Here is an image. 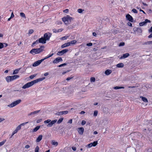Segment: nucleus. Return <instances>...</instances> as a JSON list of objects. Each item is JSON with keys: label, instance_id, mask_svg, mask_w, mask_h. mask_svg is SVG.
I'll list each match as a JSON object with an SVG mask.
<instances>
[{"label": "nucleus", "instance_id": "obj_1", "mask_svg": "<svg viewBox=\"0 0 152 152\" xmlns=\"http://www.w3.org/2000/svg\"><path fill=\"white\" fill-rule=\"evenodd\" d=\"M44 48L45 47L44 46H41L39 48L32 49L30 50L29 53L33 55H34L36 54H39L42 52L44 50Z\"/></svg>", "mask_w": 152, "mask_h": 152}, {"label": "nucleus", "instance_id": "obj_2", "mask_svg": "<svg viewBox=\"0 0 152 152\" xmlns=\"http://www.w3.org/2000/svg\"><path fill=\"white\" fill-rule=\"evenodd\" d=\"M62 19L65 24L67 25L71 23L72 22L74 18L70 17L69 15H67L62 18Z\"/></svg>", "mask_w": 152, "mask_h": 152}, {"label": "nucleus", "instance_id": "obj_3", "mask_svg": "<svg viewBox=\"0 0 152 152\" xmlns=\"http://www.w3.org/2000/svg\"><path fill=\"white\" fill-rule=\"evenodd\" d=\"M21 102V99H18L12 102L10 104L8 105V106L10 108L13 107L20 103Z\"/></svg>", "mask_w": 152, "mask_h": 152}, {"label": "nucleus", "instance_id": "obj_4", "mask_svg": "<svg viewBox=\"0 0 152 152\" xmlns=\"http://www.w3.org/2000/svg\"><path fill=\"white\" fill-rule=\"evenodd\" d=\"M34 84V83L33 81H32L25 84L22 87V88L23 89H26L31 86Z\"/></svg>", "mask_w": 152, "mask_h": 152}, {"label": "nucleus", "instance_id": "obj_5", "mask_svg": "<svg viewBox=\"0 0 152 152\" xmlns=\"http://www.w3.org/2000/svg\"><path fill=\"white\" fill-rule=\"evenodd\" d=\"M52 34L51 33L49 32L46 33L44 34L43 37L46 41H48L51 36Z\"/></svg>", "mask_w": 152, "mask_h": 152}, {"label": "nucleus", "instance_id": "obj_6", "mask_svg": "<svg viewBox=\"0 0 152 152\" xmlns=\"http://www.w3.org/2000/svg\"><path fill=\"white\" fill-rule=\"evenodd\" d=\"M133 30L135 32H137V34L139 35H141L142 32V30L140 28L134 27L133 29Z\"/></svg>", "mask_w": 152, "mask_h": 152}, {"label": "nucleus", "instance_id": "obj_7", "mask_svg": "<svg viewBox=\"0 0 152 152\" xmlns=\"http://www.w3.org/2000/svg\"><path fill=\"white\" fill-rule=\"evenodd\" d=\"M68 51L69 50L68 49H64L61 51H58L57 53V55L60 56H62Z\"/></svg>", "mask_w": 152, "mask_h": 152}, {"label": "nucleus", "instance_id": "obj_8", "mask_svg": "<svg viewBox=\"0 0 152 152\" xmlns=\"http://www.w3.org/2000/svg\"><path fill=\"white\" fill-rule=\"evenodd\" d=\"M126 19L131 22H134V20H133L132 17L129 14L126 15Z\"/></svg>", "mask_w": 152, "mask_h": 152}, {"label": "nucleus", "instance_id": "obj_9", "mask_svg": "<svg viewBox=\"0 0 152 152\" xmlns=\"http://www.w3.org/2000/svg\"><path fill=\"white\" fill-rule=\"evenodd\" d=\"M63 61V59L61 57H58L55 58L53 61V64H57L59 62Z\"/></svg>", "mask_w": 152, "mask_h": 152}, {"label": "nucleus", "instance_id": "obj_10", "mask_svg": "<svg viewBox=\"0 0 152 152\" xmlns=\"http://www.w3.org/2000/svg\"><path fill=\"white\" fill-rule=\"evenodd\" d=\"M98 144V141H95L93 142H91L87 145L88 148H90L92 146L95 147Z\"/></svg>", "mask_w": 152, "mask_h": 152}, {"label": "nucleus", "instance_id": "obj_11", "mask_svg": "<svg viewBox=\"0 0 152 152\" xmlns=\"http://www.w3.org/2000/svg\"><path fill=\"white\" fill-rule=\"evenodd\" d=\"M57 119L51 121L50 123L47 125V126L49 127H52L53 125L54 124L57 122Z\"/></svg>", "mask_w": 152, "mask_h": 152}, {"label": "nucleus", "instance_id": "obj_12", "mask_svg": "<svg viewBox=\"0 0 152 152\" xmlns=\"http://www.w3.org/2000/svg\"><path fill=\"white\" fill-rule=\"evenodd\" d=\"M42 60H39L36 62H35L34 63L32 64V66H33L35 67L38 66L39 65L42 61Z\"/></svg>", "mask_w": 152, "mask_h": 152}, {"label": "nucleus", "instance_id": "obj_13", "mask_svg": "<svg viewBox=\"0 0 152 152\" xmlns=\"http://www.w3.org/2000/svg\"><path fill=\"white\" fill-rule=\"evenodd\" d=\"M38 39V42L39 43H42V44H45L46 43V41L45 40L44 37H42L39 38Z\"/></svg>", "mask_w": 152, "mask_h": 152}, {"label": "nucleus", "instance_id": "obj_14", "mask_svg": "<svg viewBox=\"0 0 152 152\" xmlns=\"http://www.w3.org/2000/svg\"><path fill=\"white\" fill-rule=\"evenodd\" d=\"M45 79V77H43L37 79L36 80H33V81L34 83V84H35V83H36L42 81Z\"/></svg>", "mask_w": 152, "mask_h": 152}, {"label": "nucleus", "instance_id": "obj_15", "mask_svg": "<svg viewBox=\"0 0 152 152\" xmlns=\"http://www.w3.org/2000/svg\"><path fill=\"white\" fill-rule=\"evenodd\" d=\"M79 133L81 135H82L83 134L84 129L83 127H81L78 128L77 130Z\"/></svg>", "mask_w": 152, "mask_h": 152}, {"label": "nucleus", "instance_id": "obj_16", "mask_svg": "<svg viewBox=\"0 0 152 152\" xmlns=\"http://www.w3.org/2000/svg\"><path fill=\"white\" fill-rule=\"evenodd\" d=\"M40 111V110L35 111H34L31 113L29 114H28V116L32 115H33L32 117H34L35 116V115H34L36 114L37 113H39Z\"/></svg>", "mask_w": 152, "mask_h": 152}, {"label": "nucleus", "instance_id": "obj_17", "mask_svg": "<svg viewBox=\"0 0 152 152\" xmlns=\"http://www.w3.org/2000/svg\"><path fill=\"white\" fill-rule=\"evenodd\" d=\"M6 80L8 83H9L13 81L11 76H7L6 78Z\"/></svg>", "mask_w": 152, "mask_h": 152}, {"label": "nucleus", "instance_id": "obj_18", "mask_svg": "<svg viewBox=\"0 0 152 152\" xmlns=\"http://www.w3.org/2000/svg\"><path fill=\"white\" fill-rule=\"evenodd\" d=\"M129 55H130L129 53H126L125 54H124L122 56H121L120 57V59H122L126 58L128 57Z\"/></svg>", "mask_w": 152, "mask_h": 152}, {"label": "nucleus", "instance_id": "obj_19", "mask_svg": "<svg viewBox=\"0 0 152 152\" xmlns=\"http://www.w3.org/2000/svg\"><path fill=\"white\" fill-rule=\"evenodd\" d=\"M52 30L54 33H56L57 32H61L63 30V29L62 28H60L58 30H57L55 28H53V29Z\"/></svg>", "mask_w": 152, "mask_h": 152}, {"label": "nucleus", "instance_id": "obj_20", "mask_svg": "<svg viewBox=\"0 0 152 152\" xmlns=\"http://www.w3.org/2000/svg\"><path fill=\"white\" fill-rule=\"evenodd\" d=\"M70 45V43L69 42H67L66 43H65L64 44L62 45L61 46V48H64L67 47L68 46Z\"/></svg>", "mask_w": 152, "mask_h": 152}, {"label": "nucleus", "instance_id": "obj_21", "mask_svg": "<svg viewBox=\"0 0 152 152\" xmlns=\"http://www.w3.org/2000/svg\"><path fill=\"white\" fill-rule=\"evenodd\" d=\"M42 135H39L36 140V142H40L42 140Z\"/></svg>", "mask_w": 152, "mask_h": 152}, {"label": "nucleus", "instance_id": "obj_22", "mask_svg": "<svg viewBox=\"0 0 152 152\" xmlns=\"http://www.w3.org/2000/svg\"><path fill=\"white\" fill-rule=\"evenodd\" d=\"M112 70L109 69H107L105 71V74L106 75H108L112 73Z\"/></svg>", "mask_w": 152, "mask_h": 152}, {"label": "nucleus", "instance_id": "obj_23", "mask_svg": "<svg viewBox=\"0 0 152 152\" xmlns=\"http://www.w3.org/2000/svg\"><path fill=\"white\" fill-rule=\"evenodd\" d=\"M140 98H141L142 100L145 102H148V101L147 99L145 97H143L142 96H140Z\"/></svg>", "mask_w": 152, "mask_h": 152}, {"label": "nucleus", "instance_id": "obj_24", "mask_svg": "<svg viewBox=\"0 0 152 152\" xmlns=\"http://www.w3.org/2000/svg\"><path fill=\"white\" fill-rule=\"evenodd\" d=\"M116 66L118 68H122L124 66V64L123 63H119L116 65Z\"/></svg>", "mask_w": 152, "mask_h": 152}, {"label": "nucleus", "instance_id": "obj_25", "mask_svg": "<svg viewBox=\"0 0 152 152\" xmlns=\"http://www.w3.org/2000/svg\"><path fill=\"white\" fill-rule=\"evenodd\" d=\"M13 80H14L19 77V76L18 75H15L11 76Z\"/></svg>", "mask_w": 152, "mask_h": 152}, {"label": "nucleus", "instance_id": "obj_26", "mask_svg": "<svg viewBox=\"0 0 152 152\" xmlns=\"http://www.w3.org/2000/svg\"><path fill=\"white\" fill-rule=\"evenodd\" d=\"M40 126H36L33 130L32 132H36L40 128Z\"/></svg>", "mask_w": 152, "mask_h": 152}, {"label": "nucleus", "instance_id": "obj_27", "mask_svg": "<svg viewBox=\"0 0 152 152\" xmlns=\"http://www.w3.org/2000/svg\"><path fill=\"white\" fill-rule=\"evenodd\" d=\"M20 69V68H19L14 70L13 72V74L15 75L18 74V73Z\"/></svg>", "mask_w": 152, "mask_h": 152}, {"label": "nucleus", "instance_id": "obj_28", "mask_svg": "<svg viewBox=\"0 0 152 152\" xmlns=\"http://www.w3.org/2000/svg\"><path fill=\"white\" fill-rule=\"evenodd\" d=\"M38 41V39H37L32 44L31 46L34 47V46L35 45V44L39 43V42Z\"/></svg>", "mask_w": 152, "mask_h": 152}, {"label": "nucleus", "instance_id": "obj_29", "mask_svg": "<svg viewBox=\"0 0 152 152\" xmlns=\"http://www.w3.org/2000/svg\"><path fill=\"white\" fill-rule=\"evenodd\" d=\"M115 89H120L124 88V87H120V86H115L113 88Z\"/></svg>", "mask_w": 152, "mask_h": 152}, {"label": "nucleus", "instance_id": "obj_30", "mask_svg": "<svg viewBox=\"0 0 152 152\" xmlns=\"http://www.w3.org/2000/svg\"><path fill=\"white\" fill-rule=\"evenodd\" d=\"M68 37H69L68 36L66 35L61 37V39L63 40H65Z\"/></svg>", "mask_w": 152, "mask_h": 152}, {"label": "nucleus", "instance_id": "obj_31", "mask_svg": "<svg viewBox=\"0 0 152 152\" xmlns=\"http://www.w3.org/2000/svg\"><path fill=\"white\" fill-rule=\"evenodd\" d=\"M64 118H61L59 119L58 121L57 122V123L58 124H59L61 123L63 121Z\"/></svg>", "mask_w": 152, "mask_h": 152}, {"label": "nucleus", "instance_id": "obj_32", "mask_svg": "<svg viewBox=\"0 0 152 152\" xmlns=\"http://www.w3.org/2000/svg\"><path fill=\"white\" fill-rule=\"evenodd\" d=\"M146 24L145 23V21L139 23V25L140 26H145Z\"/></svg>", "mask_w": 152, "mask_h": 152}, {"label": "nucleus", "instance_id": "obj_33", "mask_svg": "<svg viewBox=\"0 0 152 152\" xmlns=\"http://www.w3.org/2000/svg\"><path fill=\"white\" fill-rule=\"evenodd\" d=\"M52 144L53 145L56 146L58 145V142H55L53 140L52 142Z\"/></svg>", "mask_w": 152, "mask_h": 152}, {"label": "nucleus", "instance_id": "obj_34", "mask_svg": "<svg viewBox=\"0 0 152 152\" xmlns=\"http://www.w3.org/2000/svg\"><path fill=\"white\" fill-rule=\"evenodd\" d=\"M20 16L21 17L24 18H26V17L25 14L23 12H21L20 13Z\"/></svg>", "mask_w": 152, "mask_h": 152}, {"label": "nucleus", "instance_id": "obj_35", "mask_svg": "<svg viewBox=\"0 0 152 152\" xmlns=\"http://www.w3.org/2000/svg\"><path fill=\"white\" fill-rule=\"evenodd\" d=\"M61 113H62V115L64 114L66 115L68 114L69 113V111L67 110L66 111H61Z\"/></svg>", "mask_w": 152, "mask_h": 152}, {"label": "nucleus", "instance_id": "obj_36", "mask_svg": "<svg viewBox=\"0 0 152 152\" xmlns=\"http://www.w3.org/2000/svg\"><path fill=\"white\" fill-rule=\"evenodd\" d=\"M51 121L50 119H48L47 120H45L44 121V123L45 124H48Z\"/></svg>", "mask_w": 152, "mask_h": 152}, {"label": "nucleus", "instance_id": "obj_37", "mask_svg": "<svg viewBox=\"0 0 152 152\" xmlns=\"http://www.w3.org/2000/svg\"><path fill=\"white\" fill-rule=\"evenodd\" d=\"M61 113V111L58 112V113H56L55 114V115L58 116H61V115H63Z\"/></svg>", "mask_w": 152, "mask_h": 152}, {"label": "nucleus", "instance_id": "obj_38", "mask_svg": "<svg viewBox=\"0 0 152 152\" xmlns=\"http://www.w3.org/2000/svg\"><path fill=\"white\" fill-rule=\"evenodd\" d=\"M6 141V140H5L2 142H0V146L3 145L4 144Z\"/></svg>", "mask_w": 152, "mask_h": 152}, {"label": "nucleus", "instance_id": "obj_39", "mask_svg": "<svg viewBox=\"0 0 152 152\" xmlns=\"http://www.w3.org/2000/svg\"><path fill=\"white\" fill-rule=\"evenodd\" d=\"M67 63H64L61 64H60L58 66V67H61L62 66H66L67 65Z\"/></svg>", "mask_w": 152, "mask_h": 152}, {"label": "nucleus", "instance_id": "obj_40", "mask_svg": "<svg viewBox=\"0 0 152 152\" xmlns=\"http://www.w3.org/2000/svg\"><path fill=\"white\" fill-rule=\"evenodd\" d=\"M90 81L91 82H94L95 81V78L94 77H91L90 78Z\"/></svg>", "mask_w": 152, "mask_h": 152}, {"label": "nucleus", "instance_id": "obj_41", "mask_svg": "<svg viewBox=\"0 0 152 152\" xmlns=\"http://www.w3.org/2000/svg\"><path fill=\"white\" fill-rule=\"evenodd\" d=\"M77 42V41H76L75 40H72V41L70 42H69V43H70V44H75V43H76Z\"/></svg>", "mask_w": 152, "mask_h": 152}, {"label": "nucleus", "instance_id": "obj_42", "mask_svg": "<svg viewBox=\"0 0 152 152\" xmlns=\"http://www.w3.org/2000/svg\"><path fill=\"white\" fill-rule=\"evenodd\" d=\"M77 12L80 13H83L85 12V10H77Z\"/></svg>", "mask_w": 152, "mask_h": 152}, {"label": "nucleus", "instance_id": "obj_43", "mask_svg": "<svg viewBox=\"0 0 152 152\" xmlns=\"http://www.w3.org/2000/svg\"><path fill=\"white\" fill-rule=\"evenodd\" d=\"M98 111L97 110H95L94 112V116H96L97 115Z\"/></svg>", "mask_w": 152, "mask_h": 152}, {"label": "nucleus", "instance_id": "obj_44", "mask_svg": "<svg viewBox=\"0 0 152 152\" xmlns=\"http://www.w3.org/2000/svg\"><path fill=\"white\" fill-rule=\"evenodd\" d=\"M147 12L149 15H152V10H148Z\"/></svg>", "mask_w": 152, "mask_h": 152}, {"label": "nucleus", "instance_id": "obj_45", "mask_svg": "<svg viewBox=\"0 0 152 152\" xmlns=\"http://www.w3.org/2000/svg\"><path fill=\"white\" fill-rule=\"evenodd\" d=\"M146 86L149 88H152V83L148 84Z\"/></svg>", "mask_w": 152, "mask_h": 152}, {"label": "nucleus", "instance_id": "obj_46", "mask_svg": "<svg viewBox=\"0 0 152 152\" xmlns=\"http://www.w3.org/2000/svg\"><path fill=\"white\" fill-rule=\"evenodd\" d=\"M39 147L38 146H37L35 150V152H39Z\"/></svg>", "mask_w": 152, "mask_h": 152}, {"label": "nucleus", "instance_id": "obj_47", "mask_svg": "<svg viewBox=\"0 0 152 152\" xmlns=\"http://www.w3.org/2000/svg\"><path fill=\"white\" fill-rule=\"evenodd\" d=\"M4 44L0 42V49H2L4 47Z\"/></svg>", "mask_w": 152, "mask_h": 152}, {"label": "nucleus", "instance_id": "obj_48", "mask_svg": "<svg viewBox=\"0 0 152 152\" xmlns=\"http://www.w3.org/2000/svg\"><path fill=\"white\" fill-rule=\"evenodd\" d=\"M125 45L124 42H120L119 45V46H124Z\"/></svg>", "mask_w": 152, "mask_h": 152}, {"label": "nucleus", "instance_id": "obj_49", "mask_svg": "<svg viewBox=\"0 0 152 152\" xmlns=\"http://www.w3.org/2000/svg\"><path fill=\"white\" fill-rule=\"evenodd\" d=\"M18 131L16 129L13 132L12 136H13L15 134L17 133Z\"/></svg>", "mask_w": 152, "mask_h": 152}, {"label": "nucleus", "instance_id": "obj_50", "mask_svg": "<svg viewBox=\"0 0 152 152\" xmlns=\"http://www.w3.org/2000/svg\"><path fill=\"white\" fill-rule=\"evenodd\" d=\"M33 32L34 31L33 29H30L28 31V34H32L33 33Z\"/></svg>", "mask_w": 152, "mask_h": 152}, {"label": "nucleus", "instance_id": "obj_51", "mask_svg": "<svg viewBox=\"0 0 152 152\" xmlns=\"http://www.w3.org/2000/svg\"><path fill=\"white\" fill-rule=\"evenodd\" d=\"M145 21L146 24L147 23H151V21L150 20H149L148 19H146L145 20Z\"/></svg>", "mask_w": 152, "mask_h": 152}, {"label": "nucleus", "instance_id": "obj_52", "mask_svg": "<svg viewBox=\"0 0 152 152\" xmlns=\"http://www.w3.org/2000/svg\"><path fill=\"white\" fill-rule=\"evenodd\" d=\"M86 122L84 120H83L81 122V125L83 126L86 124Z\"/></svg>", "mask_w": 152, "mask_h": 152}, {"label": "nucleus", "instance_id": "obj_53", "mask_svg": "<svg viewBox=\"0 0 152 152\" xmlns=\"http://www.w3.org/2000/svg\"><path fill=\"white\" fill-rule=\"evenodd\" d=\"M73 77V76H71L70 77H68L66 79V80L67 81H69Z\"/></svg>", "mask_w": 152, "mask_h": 152}, {"label": "nucleus", "instance_id": "obj_54", "mask_svg": "<svg viewBox=\"0 0 152 152\" xmlns=\"http://www.w3.org/2000/svg\"><path fill=\"white\" fill-rule=\"evenodd\" d=\"M21 126H20V125L17 127L16 129L18 131L21 129Z\"/></svg>", "mask_w": 152, "mask_h": 152}, {"label": "nucleus", "instance_id": "obj_55", "mask_svg": "<svg viewBox=\"0 0 152 152\" xmlns=\"http://www.w3.org/2000/svg\"><path fill=\"white\" fill-rule=\"evenodd\" d=\"M36 76L35 75H32L30 76L29 77L31 79H32Z\"/></svg>", "mask_w": 152, "mask_h": 152}, {"label": "nucleus", "instance_id": "obj_56", "mask_svg": "<svg viewBox=\"0 0 152 152\" xmlns=\"http://www.w3.org/2000/svg\"><path fill=\"white\" fill-rule=\"evenodd\" d=\"M86 45L88 46H91L92 45V43L90 42L89 43H87L86 44Z\"/></svg>", "mask_w": 152, "mask_h": 152}, {"label": "nucleus", "instance_id": "obj_57", "mask_svg": "<svg viewBox=\"0 0 152 152\" xmlns=\"http://www.w3.org/2000/svg\"><path fill=\"white\" fill-rule=\"evenodd\" d=\"M147 45H150L152 44V41H150L147 42Z\"/></svg>", "mask_w": 152, "mask_h": 152}, {"label": "nucleus", "instance_id": "obj_58", "mask_svg": "<svg viewBox=\"0 0 152 152\" xmlns=\"http://www.w3.org/2000/svg\"><path fill=\"white\" fill-rule=\"evenodd\" d=\"M127 25L129 26H131V27H132V23H130V22H128V23H127Z\"/></svg>", "mask_w": 152, "mask_h": 152}, {"label": "nucleus", "instance_id": "obj_59", "mask_svg": "<svg viewBox=\"0 0 152 152\" xmlns=\"http://www.w3.org/2000/svg\"><path fill=\"white\" fill-rule=\"evenodd\" d=\"M148 31L149 33L150 32L152 33V26L149 29Z\"/></svg>", "mask_w": 152, "mask_h": 152}, {"label": "nucleus", "instance_id": "obj_60", "mask_svg": "<svg viewBox=\"0 0 152 152\" xmlns=\"http://www.w3.org/2000/svg\"><path fill=\"white\" fill-rule=\"evenodd\" d=\"M49 58L48 57V56H47L45 57V58H44L41 59V60H42V61H43L45 60L47 58Z\"/></svg>", "mask_w": 152, "mask_h": 152}, {"label": "nucleus", "instance_id": "obj_61", "mask_svg": "<svg viewBox=\"0 0 152 152\" xmlns=\"http://www.w3.org/2000/svg\"><path fill=\"white\" fill-rule=\"evenodd\" d=\"M49 58L48 57V56H47L45 57V58H44L41 59V60H42V61H43L45 60L47 58Z\"/></svg>", "mask_w": 152, "mask_h": 152}, {"label": "nucleus", "instance_id": "obj_62", "mask_svg": "<svg viewBox=\"0 0 152 152\" xmlns=\"http://www.w3.org/2000/svg\"><path fill=\"white\" fill-rule=\"evenodd\" d=\"M72 149L74 151H75L76 150V148L75 147H72Z\"/></svg>", "mask_w": 152, "mask_h": 152}, {"label": "nucleus", "instance_id": "obj_63", "mask_svg": "<svg viewBox=\"0 0 152 152\" xmlns=\"http://www.w3.org/2000/svg\"><path fill=\"white\" fill-rule=\"evenodd\" d=\"M10 17L11 18H12L14 17V15L13 12L12 13Z\"/></svg>", "mask_w": 152, "mask_h": 152}, {"label": "nucleus", "instance_id": "obj_64", "mask_svg": "<svg viewBox=\"0 0 152 152\" xmlns=\"http://www.w3.org/2000/svg\"><path fill=\"white\" fill-rule=\"evenodd\" d=\"M42 120V119H38V120H37V123H39Z\"/></svg>", "mask_w": 152, "mask_h": 152}]
</instances>
